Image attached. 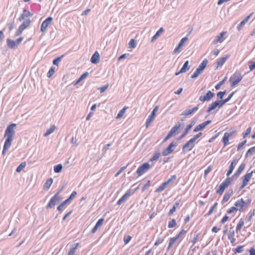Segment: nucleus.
I'll list each match as a JSON object with an SVG mask.
<instances>
[{"mask_svg": "<svg viewBox=\"0 0 255 255\" xmlns=\"http://www.w3.org/2000/svg\"><path fill=\"white\" fill-rule=\"evenodd\" d=\"M56 128V127L54 125H52L49 128L47 129L45 133L44 134V136H47L52 133H53Z\"/></svg>", "mask_w": 255, "mask_h": 255, "instance_id": "nucleus-32", "label": "nucleus"}, {"mask_svg": "<svg viewBox=\"0 0 255 255\" xmlns=\"http://www.w3.org/2000/svg\"><path fill=\"white\" fill-rule=\"evenodd\" d=\"M13 138L6 137L5 141L4 143V150H7L11 144L12 140Z\"/></svg>", "mask_w": 255, "mask_h": 255, "instance_id": "nucleus-25", "label": "nucleus"}, {"mask_svg": "<svg viewBox=\"0 0 255 255\" xmlns=\"http://www.w3.org/2000/svg\"><path fill=\"white\" fill-rule=\"evenodd\" d=\"M191 129L190 126H187L185 128L184 132L178 138L177 140H180L184 137L189 132V130Z\"/></svg>", "mask_w": 255, "mask_h": 255, "instance_id": "nucleus-34", "label": "nucleus"}, {"mask_svg": "<svg viewBox=\"0 0 255 255\" xmlns=\"http://www.w3.org/2000/svg\"><path fill=\"white\" fill-rule=\"evenodd\" d=\"M181 124L179 122H178L174 127H173L169 131V133L171 134L173 136L174 134L176 133H178V131H177L178 129L180 128Z\"/></svg>", "mask_w": 255, "mask_h": 255, "instance_id": "nucleus-20", "label": "nucleus"}, {"mask_svg": "<svg viewBox=\"0 0 255 255\" xmlns=\"http://www.w3.org/2000/svg\"><path fill=\"white\" fill-rule=\"evenodd\" d=\"M251 127H249L246 129V131L244 133H243V137L244 138H246L249 134H250L251 132Z\"/></svg>", "mask_w": 255, "mask_h": 255, "instance_id": "nucleus-55", "label": "nucleus"}, {"mask_svg": "<svg viewBox=\"0 0 255 255\" xmlns=\"http://www.w3.org/2000/svg\"><path fill=\"white\" fill-rule=\"evenodd\" d=\"M254 172V171H252L246 174L243 177V182H244V183H246L248 184L249 181L250 180Z\"/></svg>", "mask_w": 255, "mask_h": 255, "instance_id": "nucleus-21", "label": "nucleus"}, {"mask_svg": "<svg viewBox=\"0 0 255 255\" xmlns=\"http://www.w3.org/2000/svg\"><path fill=\"white\" fill-rule=\"evenodd\" d=\"M230 196L228 195V194H225L224 195L222 201V204H224V203L227 202L229 199H230Z\"/></svg>", "mask_w": 255, "mask_h": 255, "instance_id": "nucleus-62", "label": "nucleus"}, {"mask_svg": "<svg viewBox=\"0 0 255 255\" xmlns=\"http://www.w3.org/2000/svg\"><path fill=\"white\" fill-rule=\"evenodd\" d=\"M226 93V91H220L217 94V98L219 99H223L224 96Z\"/></svg>", "mask_w": 255, "mask_h": 255, "instance_id": "nucleus-54", "label": "nucleus"}, {"mask_svg": "<svg viewBox=\"0 0 255 255\" xmlns=\"http://www.w3.org/2000/svg\"><path fill=\"white\" fill-rule=\"evenodd\" d=\"M215 96V94L211 91H208L206 95L201 96L199 97V101L202 102L210 101Z\"/></svg>", "mask_w": 255, "mask_h": 255, "instance_id": "nucleus-9", "label": "nucleus"}, {"mask_svg": "<svg viewBox=\"0 0 255 255\" xmlns=\"http://www.w3.org/2000/svg\"><path fill=\"white\" fill-rule=\"evenodd\" d=\"M248 64L250 71H253L255 69V62L251 60L249 61Z\"/></svg>", "mask_w": 255, "mask_h": 255, "instance_id": "nucleus-52", "label": "nucleus"}, {"mask_svg": "<svg viewBox=\"0 0 255 255\" xmlns=\"http://www.w3.org/2000/svg\"><path fill=\"white\" fill-rule=\"evenodd\" d=\"M238 210V208L236 207H232L227 211V213L232 214L235 211H237Z\"/></svg>", "mask_w": 255, "mask_h": 255, "instance_id": "nucleus-61", "label": "nucleus"}, {"mask_svg": "<svg viewBox=\"0 0 255 255\" xmlns=\"http://www.w3.org/2000/svg\"><path fill=\"white\" fill-rule=\"evenodd\" d=\"M244 246H239L236 248L233 249V251L235 253H241L243 252Z\"/></svg>", "mask_w": 255, "mask_h": 255, "instance_id": "nucleus-39", "label": "nucleus"}, {"mask_svg": "<svg viewBox=\"0 0 255 255\" xmlns=\"http://www.w3.org/2000/svg\"><path fill=\"white\" fill-rule=\"evenodd\" d=\"M243 78V76H242L239 72H235L229 79V81L231 83V86L232 87L235 86L242 80Z\"/></svg>", "mask_w": 255, "mask_h": 255, "instance_id": "nucleus-2", "label": "nucleus"}, {"mask_svg": "<svg viewBox=\"0 0 255 255\" xmlns=\"http://www.w3.org/2000/svg\"><path fill=\"white\" fill-rule=\"evenodd\" d=\"M176 225V222L174 219H172L170 221L168 222V228H172Z\"/></svg>", "mask_w": 255, "mask_h": 255, "instance_id": "nucleus-46", "label": "nucleus"}, {"mask_svg": "<svg viewBox=\"0 0 255 255\" xmlns=\"http://www.w3.org/2000/svg\"><path fill=\"white\" fill-rule=\"evenodd\" d=\"M226 33H227L226 31H223V32L220 33V34L219 35H218L216 37V39L214 40V41H213V43L214 44H216L219 42L221 43L223 41V38L224 36Z\"/></svg>", "mask_w": 255, "mask_h": 255, "instance_id": "nucleus-17", "label": "nucleus"}, {"mask_svg": "<svg viewBox=\"0 0 255 255\" xmlns=\"http://www.w3.org/2000/svg\"><path fill=\"white\" fill-rule=\"evenodd\" d=\"M77 195V192L76 191H73L68 198L67 200L70 202L72 199H73L75 196Z\"/></svg>", "mask_w": 255, "mask_h": 255, "instance_id": "nucleus-63", "label": "nucleus"}, {"mask_svg": "<svg viewBox=\"0 0 255 255\" xmlns=\"http://www.w3.org/2000/svg\"><path fill=\"white\" fill-rule=\"evenodd\" d=\"M64 57V55L61 56L57 57L53 60V64L55 65L58 66L59 62L61 60V59Z\"/></svg>", "mask_w": 255, "mask_h": 255, "instance_id": "nucleus-45", "label": "nucleus"}, {"mask_svg": "<svg viewBox=\"0 0 255 255\" xmlns=\"http://www.w3.org/2000/svg\"><path fill=\"white\" fill-rule=\"evenodd\" d=\"M60 199L59 196H57V195H54L50 200L48 204L46 206V208H51L53 207L58 202H59Z\"/></svg>", "mask_w": 255, "mask_h": 255, "instance_id": "nucleus-14", "label": "nucleus"}, {"mask_svg": "<svg viewBox=\"0 0 255 255\" xmlns=\"http://www.w3.org/2000/svg\"><path fill=\"white\" fill-rule=\"evenodd\" d=\"M127 109V107H125L123 109H122L118 114L116 119H120L122 117L124 114L126 110Z\"/></svg>", "mask_w": 255, "mask_h": 255, "instance_id": "nucleus-50", "label": "nucleus"}, {"mask_svg": "<svg viewBox=\"0 0 255 255\" xmlns=\"http://www.w3.org/2000/svg\"><path fill=\"white\" fill-rule=\"evenodd\" d=\"M238 177H239V176L236 173H235L232 175V177H229V176L226 179H229V180H228V181H229V183L230 184L232 181H233L234 179H237Z\"/></svg>", "mask_w": 255, "mask_h": 255, "instance_id": "nucleus-53", "label": "nucleus"}, {"mask_svg": "<svg viewBox=\"0 0 255 255\" xmlns=\"http://www.w3.org/2000/svg\"><path fill=\"white\" fill-rule=\"evenodd\" d=\"M135 189L128 191L117 202V204L120 205L124 201H126L130 196L134 194Z\"/></svg>", "mask_w": 255, "mask_h": 255, "instance_id": "nucleus-8", "label": "nucleus"}, {"mask_svg": "<svg viewBox=\"0 0 255 255\" xmlns=\"http://www.w3.org/2000/svg\"><path fill=\"white\" fill-rule=\"evenodd\" d=\"M100 54L98 51H96L91 58V62L93 64H97L99 62Z\"/></svg>", "mask_w": 255, "mask_h": 255, "instance_id": "nucleus-19", "label": "nucleus"}, {"mask_svg": "<svg viewBox=\"0 0 255 255\" xmlns=\"http://www.w3.org/2000/svg\"><path fill=\"white\" fill-rule=\"evenodd\" d=\"M53 20V18L51 16L48 17L44 20L41 25L40 30L41 32H44L46 29L49 24L51 23Z\"/></svg>", "mask_w": 255, "mask_h": 255, "instance_id": "nucleus-10", "label": "nucleus"}, {"mask_svg": "<svg viewBox=\"0 0 255 255\" xmlns=\"http://www.w3.org/2000/svg\"><path fill=\"white\" fill-rule=\"evenodd\" d=\"M16 126V125L15 124H11L9 125L6 128L4 136L13 138V136L15 134L14 128Z\"/></svg>", "mask_w": 255, "mask_h": 255, "instance_id": "nucleus-4", "label": "nucleus"}, {"mask_svg": "<svg viewBox=\"0 0 255 255\" xmlns=\"http://www.w3.org/2000/svg\"><path fill=\"white\" fill-rule=\"evenodd\" d=\"M104 221V218H101V219H100L97 222L95 226H94V227L93 228V229L91 231V233L92 234H94L96 232L98 228L103 224Z\"/></svg>", "mask_w": 255, "mask_h": 255, "instance_id": "nucleus-22", "label": "nucleus"}, {"mask_svg": "<svg viewBox=\"0 0 255 255\" xmlns=\"http://www.w3.org/2000/svg\"><path fill=\"white\" fill-rule=\"evenodd\" d=\"M227 79V77H225L224 79L223 80H222L221 81H220L218 84H217L216 86H215V89L216 90H218L220 88L221 85H222L225 81Z\"/></svg>", "mask_w": 255, "mask_h": 255, "instance_id": "nucleus-56", "label": "nucleus"}, {"mask_svg": "<svg viewBox=\"0 0 255 255\" xmlns=\"http://www.w3.org/2000/svg\"><path fill=\"white\" fill-rule=\"evenodd\" d=\"M255 152V146H253V147L250 148L247 151V153H246V156H245L246 158H247L249 156L251 155Z\"/></svg>", "mask_w": 255, "mask_h": 255, "instance_id": "nucleus-40", "label": "nucleus"}, {"mask_svg": "<svg viewBox=\"0 0 255 255\" xmlns=\"http://www.w3.org/2000/svg\"><path fill=\"white\" fill-rule=\"evenodd\" d=\"M193 112L192 111V109H190V110H186L184 111H183L182 114H181V115L182 116H188L189 115H191L192 114H193Z\"/></svg>", "mask_w": 255, "mask_h": 255, "instance_id": "nucleus-57", "label": "nucleus"}, {"mask_svg": "<svg viewBox=\"0 0 255 255\" xmlns=\"http://www.w3.org/2000/svg\"><path fill=\"white\" fill-rule=\"evenodd\" d=\"M246 164L245 163H242L235 173L239 176L242 171L244 170Z\"/></svg>", "mask_w": 255, "mask_h": 255, "instance_id": "nucleus-35", "label": "nucleus"}, {"mask_svg": "<svg viewBox=\"0 0 255 255\" xmlns=\"http://www.w3.org/2000/svg\"><path fill=\"white\" fill-rule=\"evenodd\" d=\"M189 61H186L180 70L175 73V75H179L180 74L186 72L189 70L190 66H189Z\"/></svg>", "mask_w": 255, "mask_h": 255, "instance_id": "nucleus-16", "label": "nucleus"}, {"mask_svg": "<svg viewBox=\"0 0 255 255\" xmlns=\"http://www.w3.org/2000/svg\"><path fill=\"white\" fill-rule=\"evenodd\" d=\"M150 168V165L148 163L145 162L138 167L136 170V173L138 176H140L146 172Z\"/></svg>", "mask_w": 255, "mask_h": 255, "instance_id": "nucleus-5", "label": "nucleus"}, {"mask_svg": "<svg viewBox=\"0 0 255 255\" xmlns=\"http://www.w3.org/2000/svg\"><path fill=\"white\" fill-rule=\"evenodd\" d=\"M247 143V140H245L243 141L240 143L237 147V150L239 151L241 148H242Z\"/></svg>", "mask_w": 255, "mask_h": 255, "instance_id": "nucleus-64", "label": "nucleus"}, {"mask_svg": "<svg viewBox=\"0 0 255 255\" xmlns=\"http://www.w3.org/2000/svg\"><path fill=\"white\" fill-rule=\"evenodd\" d=\"M178 145V142L177 141H172L168 145V146L162 152V154L163 156H167L168 155L171 153L173 149V147H175Z\"/></svg>", "mask_w": 255, "mask_h": 255, "instance_id": "nucleus-7", "label": "nucleus"}, {"mask_svg": "<svg viewBox=\"0 0 255 255\" xmlns=\"http://www.w3.org/2000/svg\"><path fill=\"white\" fill-rule=\"evenodd\" d=\"M244 224V221L243 219H241L239 221V223L238 224L236 227V231L238 232L240 231Z\"/></svg>", "mask_w": 255, "mask_h": 255, "instance_id": "nucleus-41", "label": "nucleus"}, {"mask_svg": "<svg viewBox=\"0 0 255 255\" xmlns=\"http://www.w3.org/2000/svg\"><path fill=\"white\" fill-rule=\"evenodd\" d=\"M208 60L206 59H204L199 67L196 69L194 73L191 75V78L194 79L197 78L204 70L208 64Z\"/></svg>", "mask_w": 255, "mask_h": 255, "instance_id": "nucleus-3", "label": "nucleus"}, {"mask_svg": "<svg viewBox=\"0 0 255 255\" xmlns=\"http://www.w3.org/2000/svg\"><path fill=\"white\" fill-rule=\"evenodd\" d=\"M33 15V13L27 10L26 9H24L23 10L22 13L20 15L18 18L19 21L24 20L23 23L20 25L18 27V29L16 31L15 33V35L16 36L20 35L22 31L25 29L26 28L28 27L31 22V20L29 18V17H31Z\"/></svg>", "mask_w": 255, "mask_h": 255, "instance_id": "nucleus-1", "label": "nucleus"}, {"mask_svg": "<svg viewBox=\"0 0 255 255\" xmlns=\"http://www.w3.org/2000/svg\"><path fill=\"white\" fill-rule=\"evenodd\" d=\"M55 70V67H53V66L51 67L47 73V77L50 78L54 74Z\"/></svg>", "mask_w": 255, "mask_h": 255, "instance_id": "nucleus-49", "label": "nucleus"}, {"mask_svg": "<svg viewBox=\"0 0 255 255\" xmlns=\"http://www.w3.org/2000/svg\"><path fill=\"white\" fill-rule=\"evenodd\" d=\"M136 47V42L134 39H131L128 43V47L129 48H134Z\"/></svg>", "mask_w": 255, "mask_h": 255, "instance_id": "nucleus-48", "label": "nucleus"}, {"mask_svg": "<svg viewBox=\"0 0 255 255\" xmlns=\"http://www.w3.org/2000/svg\"><path fill=\"white\" fill-rule=\"evenodd\" d=\"M79 245V243H75L73 245H72L70 249V250L68 252V255H75V252Z\"/></svg>", "mask_w": 255, "mask_h": 255, "instance_id": "nucleus-23", "label": "nucleus"}, {"mask_svg": "<svg viewBox=\"0 0 255 255\" xmlns=\"http://www.w3.org/2000/svg\"><path fill=\"white\" fill-rule=\"evenodd\" d=\"M217 205L218 203L217 202L215 203L214 205L211 207L209 212L205 214V217H207L210 216L212 214L214 209L216 208Z\"/></svg>", "mask_w": 255, "mask_h": 255, "instance_id": "nucleus-36", "label": "nucleus"}, {"mask_svg": "<svg viewBox=\"0 0 255 255\" xmlns=\"http://www.w3.org/2000/svg\"><path fill=\"white\" fill-rule=\"evenodd\" d=\"M164 31V29L162 27L160 28L156 33L152 37L151 42H153L156 38L160 35V34Z\"/></svg>", "mask_w": 255, "mask_h": 255, "instance_id": "nucleus-30", "label": "nucleus"}, {"mask_svg": "<svg viewBox=\"0 0 255 255\" xmlns=\"http://www.w3.org/2000/svg\"><path fill=\"white\" fill-rule=\"evenodd\" d=\"M202 135V132H200L197 133V134L194 135L193 137L191 138V139H192V141L195 142L196 140L200 137Z\"/></svg>", "mask_w": 255, "mask_h": 255, "instance_id": "nucleus-60", "label": "nucleus"}, {"mask_svg": "<svg viewBox=\"0 0 255 255\" xmlns=\"http://www.w3.org/2000/svg\"><path fill=\"white\" fill-rule=\"evenodd\" d=\"M216 108H219V105L217 101L209 105V107L207 110L208 113H210L213 110H215Z\"/></svg>", "mask_w": 255, "mask_h": 255, "instance_id": "nucleus-24", "label": "nucleus"}, {"mask_svg": "<svg viewBox=\"0 0 255 255\" xmlns=\"http://www.w3.org/2000/svg\"><path fill=\"white\" fill-rule=\"evenodd\" d=\"M52 183H53V179L52 178H50L48 179L46 181L45 183H44V184L43 185V189L45 190H48L50 188Z\"/></svg>", "mask_w": 255, "mask_h": 255, "instance_id": "nucleus-27", "label": "nucleus"}, {"mask_svg": "<svg viewBox=\"0 0 255 255\" xmlns=\"http://www.w3.org/2000/svg\"><path fill=\"white\" fill-rule=\"evenodd\" d=\"M229 179H225L219 186V189L216 191V193L219 195H222L225 189L230 185Z\"/></svg>", "mask_w": 255, "mask_h": 255, "instance_id": "nucleus-11", "label": "nucleus"}, {"mask_svg": "<svg viewBox=\"0 0 255 255\" xmlns=\"http://www.w3.org/2000/svg\"><path fill=\"white\" fill-rule=\"evenodd\" d=\"M234 205L237 207H239V209H238V210L240 211V212H242L243 211V208L245 206L244 204H242V202H241V199H240L239 200H238L234 204Z\"/></svg>", "mask_w": 255, "mask_h": 255, "instance_id": "nucleus-28", "label": "nucleus"}, {"mask_svg": "<svg viewBox=\"0 0 255 255\" xmlns=\"http://www.w3.org/2000/svg\"><path fill=\"white\" fill-rule=\"evenodd\" d=\"M187 40L188 38L187 36L182 38L178 43V47H182L183 45L184 42L187 41Z\"/></svg>", "mask_w": 255, "mask_h": 255, "instance_id": "nucleus-58", "label": "nucleus"}, {"mask_svg": "<svg viewBox=\"0 0 255 255\" xmlns=\"http://www.w3.org/2000/svg\"><path fill=\"white\" fill-rule=\"evenodd\" d=\"M62 165L61 164H59L54 166V171L55 173H59L62 169Z\"/></svg>", "mask_w": 255, "mask_h": 255, "instance_id": "nucleus-38", "label": "nucleus"}, {"mask_svg": "<svg viewBox=\"0 0 255 255\" xmlns=\"http://www.w3.org/2000/svg\"><path fill=\"white\" fill-rule=\"evenodd\" d=\"M167 185L168 184L166 181L163 182L161 185H160L156 189L155 192L158 193L163 191Z\"/></svg>", "mask_w": 255, "mask_h": 255, "instance_id": "nucleus-31", "label": "nucleus"}, {"mask_svg": "<svg viewBox=\"0 0 255 255\" xmlns=\"http://www.w3.org/2000/svg\"><path fill=\"white\" fill-rule=\"evenodd\" d=\"M235 131H231L230 132H225L224 134V136L222 138V141L224 143V146L229 144V138L230 136H231L234 133Z\"/></svg>", "mask_w": 255, "mask_h": 255, "instance_id": "nucleus-15", "label": "nucleus"}, {"mask_svg": "<svg viewBox=\"0 0 255 255\" xmlns=\"http://www.w3.org/2000/svg\"><path fill=\"white\" fill-rule=\"evenodd\" d=\"M217 101L218 102L219 109L221 108L225 104L227 103L225 99H221V100H217Z\"/></svg>", "mask_w": 255, "mask_h": 255, "instance_id": "nucleus-59", "label": "nucleus"}, {"mask_svg": "<svg viewBox=\"0 0 255 255\" xmlns=\"http://www.w3.org/2000/svg\"><path fill=\"white\" fill-rule=\"evenodd\" d=\"M160 152H155L154 155L152 156V157L150 159V161L152 162L154 161H155L158 159V158L160 156Z\"/></svg>", "mask_w": 255, "mask_h": 255, "instance_id": "nucleus-43", "label": "nucleus"}, {"mask_svg": "<svg viewBox=\"0 0 255 255\" xmlns=\"http://www.w3.org/2000/svg\"><path fill=\"white\" fill-rule=\"evenodd\" d=\"M26 166V163L25 162L20 163L18 167L16 168V171L17 172H20Z\"/></svg>", "mask_w": 255, "mask_h": 255, "instance_id": "nucleus-42", "label": "nucleus"}, {"mask_svg": "<svg viewBox=\"0 0 255 255\" xmlns=\"http://www.w3.org/2000/svg\"><path fill=\"white\" fill-rule=\"evenodd\" d=\"M60 199L59 196H57V195H54L50 200L48 204L46 206V208H51L53 207L58 202H59Z\"/></svg>", "mask_w": 255, "mask_h": 255, "instance_id": "nucleus-13", "label": "nucleus"}, {"mask_svg": "<svg viewBox=\"0 0 255 255\" xmlns=\"http://www.w3.org/2000/svg\"><path fill=\"white\" fill-rule=\"evenodd\" d=\"M6 43L7 45L11 49H14L17 46L15 41L9 38L6 39Z\"/></svg>", "mask_w": 255, "mask_h": 255, "instance_id": "nucleus-26", "label": "nucleus"}, {"mask_svg": "<svg viewBox=\"0 0 255 255\" xmlns=\"http://www.w3.org/2000/svg\"><path fill=\"white\" fill-rule=\"evenodd\" d=\"M177 240L175 237L171 238L169 239L168 246L166 249L167 252L169 251V250L171 248L173 244L175 243V242Z\"/></svg>", "mask_w": 255, "mask_h": 255, "instance_id": "nucleus-29", "label": "nucleus"}, {"mask_svg": "<svg viewBox=\"0 0 255 255\" xmlns=\"http://www.w3.org/2000/svg\"><path fill=\"white\" fill-rule=\"evenodd\" d=\"M195 144L192 139L188 140L182 147V150L183 153H187L191 151L194 147Z\"/></svg>", "mask_w": 255, "mask_h": 255, "instance_id": "nucleus-6", "label": "nucleus"}, {"mask_svg": "<svg viewBox=\"0 0 255 255\" xmlns=\"http://www.w3.org/2000/svg\"><path fill=\"white\" fill-rule=\"evenodd\" d=\"M204 128H204V127L203 125V124H202H202H200V125H198L197 126H196V127L194 128V130H193V131H194V132H197V131H199V130H203Z\"/></svg>", "mask_w": 255, "mask_h": 255, "instance_id": "nucleus-51", "label": "nucleus"}, {"mask_svg": "<svg viewBox=\"0 0 255 255\" xmlns=\"http://www.w3.org/2000/svg\"><path fill=\"white\" fill-rule=\"evenodd\" d=\"M158 110V107H155L150 115L148 117L146 120L145 125L146 127L147 128L149 124L152 122L155 116V113Z\"/></svg>", "mask_w": 255, "mask_h": 255, "instance_id": "nucleus-12", "label": "nucleus"}, {"mask_svg": "<svg viewBox=\"0 0 255 255\" xmlns=\"http://www.w3.org/2000/svg\"><path fill=\"white\" fill-rule=\"evenodd\" d=\"M69 202L66 199L57 207V210L62 212L64 206Z\"/></svg>", "mask_w": 255, "mask_h": 255, "instance_id": "nucleus-37", "label": "nucleus"}, {"mask_svg": "<svg viewBox=\"0 0 255 255\" xmlns=\"http://www.w3.org/2000/svg\"><path fill=\"white\" fill-rule=\"evenodd\" d=\"M186 231L184 230V229H182L181 231L179 232V233L175 236V237L177 240L180 239V240H181L182 239V237L184 235H185L186 233Z\"/></svg>", "mask_w": 255, "mask_h": 255, "instance_id": "nucleus-44", "label": "nucleus"}, {"mask_svg": "<svg viewBox=\"0 0 255 255\" xmlns=\"http://www.w3.org/2000/svg\"><path fill=\"white\" fill-rule=\"evenodd\" d=\"M252 13L250 14L248 16H246L237 26V29L239 31H240L244 25L249 21Z\"/></svg>", "mask_w": 255, "mask_h": 255, "instance_id": "nucleus-18", "label": "nucleus"}, {"mask_svg": "<svg viewBox=\"0 0 255 255\" xmlns=\"http://www.w3.org/2000/svg\"><path fill=\"white\" fill-rule=\"evenodd\" d=\"M229 58V56L227 55L225 57L221 58L218 62H217V67L222 66L227 61L228 58Z\"/></svg>", "mask_w": 255, "mask_h": 255, "instance_id": "nucleus-33", "label": "nucleus"}, {"mask_svg": "<svg viewBox=\"0 0 255 255\" xmlns=\"http://www.w3.org/2000/svg\"><path fill=\"white\" fill-rule=\"evenodd\" d=\"M234 168H235V165H233V163L230 164L229 167V170H228L227 173L226 174V175L227 177H229L232 174Z\"/></svg>", "mask_w": 255, "mask_h": 255, "instance_id": "nucleus-47", "label": "nucleus"}]
</instances>
